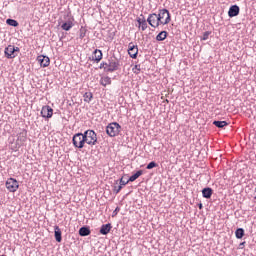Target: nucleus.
Listing matches in <instances>:
<instances>
[{"instance_id":"obj_6","label":"nucleus","mask_w":256,"mask_h":256,"mask_svg":"<svg viewBox=\"0 0 256 256\" xmlns=\"http://www.w3.org/2000/svg\"><path fill=\"white\" fill-rule=\"evenodd\" d=\"M20 49L19 47H15L14 45H9L5 48V56L7 59H15L17 53H19Z\"/></svg>"},{"instance_id":"obj_5","label":"nucleus","mask_w":256,"mask_h":256,"mask_svg":"<svg viewBox=\"0 0 256 256\" xmlns=\"http://www.w3.org/2000/svg\"><path fill=\"white\" fill-rule=\"evenodd\" d=\"M72 143L76 149H83L85 147V136L83 133H77L72 138Z\"/></svg>"},{"instance_id":"obj_19","label":"nucleus","mask_w":256,"mask_h":256,"mask_svg":"<svg viewBox=\"0 0 256 256\" xmlns=\"http://www.w3.org/2000/svg\"><path fill=\"white\" fill-rule=\"evenodd\" d=\"M100 85L103 87H107V85H111V77L105 76L100 79Z\"/></svg>"},{"instance_id":"obj_28","label":"nucleus","mask_w":256,"mask_h":256,"mask_svg":"<svg viewBox=\"0 0 256 256\" xmlns=\"http://www.w3.org/2000/svg\"><path fill=\"white\" fill-rule=\"evenodd\" d=\"M133 73H135L136 75H139V73H141V66L140 65H135L132 68Z\"/></svg>"},{"instance_id":"obj_1","label":"nucleus","mask_w":256,"mask_h":256,"mask_svg":"<svg viewBox=\"0 0 256 256\" xmlns=\"http://www.w3.org/2000/svg\"><path fill=\"white\" fill-rule=\"evenodd\" d=\"M84 143L87 145H97V133L93 130H86L84 133Z\"/></svg>"},{"instance_id":"obj_24","label":"nucleus","mask_w":256,"mask_h":256,"mask_svg":"<svg viewBox=\"0 0 256 256\" xmlns=\"http://www.w3.org/2000/svg\"><path fill=\"white\" fill-rule=\"evenodd\" d=\"M83 98H84V102L85 103H91L92 99H93V93L91 92H86L84 95H83Z\"/></svg>"},{"instance_id":"obj_25","label":"nucleus","mask_w":256,"mask_h":256,"mask_svg":"<svg viewBox=\"0 0 256 256\" xmlns=\"http://www.w3.org/2000/svg\"><path fill=\"white\" fill-rule=\"evenodd\" d=\"M235 235L237 239H243L245 235V230H243V228H238L235 232Z\"/></svg>"},{"instance_id":"obj_33","label":"nucleus","mask_w":256,"mask_h":256,"mask_svg":"<svg viewBox=\"0 0 256 256\" xmlns=\"http://www.w3.org/2000/svg\"><path fill=\"white\" fill-rule=\"evenodd\" d=\"M121 189H123L122 185H120V186L118 187L117 193H119V191H121Z\"/></svg>"},{"instance_id":"obj_34","label":"nucleus","mask_w":256,"mask_h":256,"mask_svg":"<svg viewBox=\"0 0 256 256\" xmlns=\"http://www.w3.org/2000/svg\"><path fill=\"white\" fill-rule=\"evenodd\" d=\"M245 245V242L240 243V247H243Z\"/></svg>"},{"instance_id":"obj_8","label":"nucleus","mask_w":256,"mask_h":256,"mask_svg":"<svg viewBox=\"0 0 256 256\" xmlns=\"http://www.w3.org/2000/svg\"><path fill=\"white\" fill-rule=\"evenodd\" d=\"M6 189L10 191V193H15L19 189V182L15 180V178H9L6 181Z\"/></svg>"},{"instance_id":"obj_12","label":"nucleus","mask_w":256,"mask_h":256,"mask_svg":"<svg viewBox=\"0 0 256 256\" xmlns=\"http://www.w3.org/2000/svg\"><path fill=\"white\" fill-rule=\"evenodd\" d=\"M103 59V52L99 49L94 50L92 54V61L99 63Z\"/></svg>"},{"instance_id":"obj_13","label":"nucleus","mask_w":256,"mask_h":256,"mask_svg":"<svg viewBox=\"0 0 256 256\" xmlns=\"http://www.w3.org/2000/svg\"><path fill=\"white\" fill-rule=\"evenodd\" d=\"M137 23H138V27H139V29H141V31L147 30V20L145 19V17L137 18Z\"/></svg>"},{"instance_id":"obj_21","label":"nucleus","mask_w":256,"mask_h":256,"mask_svg":"<svg viewBox=\"0 0 256 256\" xmlns=\"http://www.w3.org/2000/svg\"><path fill=\"white\" fill-rule=\"evenodd\" d=\"M141 175H143V171L139 170L137 171L134 175H132L128 181H130L131 183H133V181H137V179H139V177H141Z\"/></svg>"},{"instance_id":"obj_31","label":"nucleus","mask_w":256,"mask_h":256,"mask_svg":"<svg viewBox=\"0 0 256 256\" xmlns=\"http://www.w3.org/2000/svg\"><path fill=\"white\" fill-rule=\"evenodd\" d=\"M155 167H157V163H155V162H150V163L147 165L146 169H153V168H155Z\"/></svg>"},{"instance_id":"obj_26","label":"nucleus","mask_w":256,"mask_h":256,"mask_svg":"<svg viewBox=\"0 0 256 256\" xmlns=\"http://www.w3.org/2000/svg\"><path fill=\"white\" fill-rule=\"evenodd\" d=\"M6 23L8 25H11V27H18L19 26V22H17L16 20H13V19H7Z\"/></svg>"},{"instance_id":"obj_15","label":"nucleus","mask_w":256,"mask_h":256,"mask_svg":"<svg viewBox=\"0 0 256 256\" xmlns=\"http://www.w3.org/2000/svg\"><path fill=\"white\" fill-rule=\"evenodd\" d=\"M111 229H112L111 224H109V223L108 224H104L100 228V234L101 235H108L110 233Z\"/></svg>"},{"instance_id":"obj_11","label":"nucleus","mask_w":256,"mask_h":256,"mask_svg":"<svg viewBox=\"0 0 256 256\" xmlns=\"http://www.w3.org/2000/svg\"><path fill=\"white\" fill-rule=\"evenodd\" d=\"M36 60L38 61L40 67H49V65H51V59H49L47 56L40 55Z\"/></svg>"},{"instance_id":"obj_20","label":"nucleus","mask_w":256,"mask_h":256,"mask_svg":"<svg viewBox=\"0 0 256 256\" xmlns=\"http://www.w3.org/2000/svg\"><path fill=\"white\" fill-rule=\"evenodd\" d=\"M79 235L81 237H87V235H91V230H89L87 227H82L79 230Z\"/></svg>"},{"instance_id":"obj_10","label":"nucleus","mask_w":256,"mask_h":256,"mask_svg":"<svg viewBox=\"0 0 256 256\" xmlns=\"http://www.w3.org/2000/svg\"><path fill=\"white\" fill-rule=\"evenodd\" d=\"M41 116L44 119H51V117H53V108H51V106H43L42 110H41Z\"/></svg>"},{"instance_id":"obj_35","label":"nucleus","mask_w":256,"mask_h":256,"mask_svg":"<svg viewBox=\"0 0 256 256\" xmlns=\"http://www.w3.org/2000/svg\"><path fill=\"white\" fill-rule=\"evenodd\" d=\"M202 207H203V204H200V205H199V209H202Z\"/></svg>"},{"instance_id":"obj_18","label":"nucleus","mask_w":256,"mask_h":256,"mask_svg":"<svg viewBox=\"0 0 256 256\" xmlns=\"http://www.w3.org/2000/svg\"><path fill=\"white\" fill-rule=\"evenodd\" d=\"M61 28L63 29V31H71V29L73 28V21L69 20L63 23Z\"/></svg>"},{"instance_id":"obj_32","label":"nucleus","mask_w":256,"mask_h":256,"mask_svg":"<svg viewBox=\"0 0 256 256\" xmlns=\"http://www.w3.org/2000/svg\"><path fill=\"white\" fill-rule=\"evenodd\" d=\"M129 182H130L129 180L125 181V180H123V178L120 179V185L125 186V185H127V183H129Z\"/></svg>"},{"instance_id":"obj_17","label":"nucleus","mask_w":256,"mask_h":256,"mask_svg":"<svg viewBox=\"0 0 256 256\" xmlns=\"http://www.w3.org/2000/svg\"><path fill=\"white\" fill-rule=\"evenodd\" d=\"M202 195L205 199H211V196L213 195V189L211 188H204L202 190Z\"/></svg>"},{"instance_id":"obj_27","label":"nucleus","mask_w":256,"mask_h":256,"mask_svg":"<svg viewBox=\"0 0 256 256\" xmlns=\"http://www.w3.org/2000/svg\"><path fill=\"white\" fill-rule=\"evenodd\" d=\"M17 141H22L24 143V141H27V134L26 133H20L18 135Z\"/></svg>"},{"instance_id":"obj_16","label":"nucleus","mask_w":256,"mask_h":256,"mask_svg":"<svg viewBox=\"0 0 256 256\" xmlns=\"http://www.w3.org/2000/svg\"><path fill=\"white\" fill-rule=\"evenodd\" d=\"M54 235L57 243H61L63 238L61 237V229L59 228V226L54 227Z\"/></svg>"},{"instance_id":"obj_7","label":"nucleus","mask_w":256,"mask_h":256,"mask_svg":"<svg viewBox=\"0 0 256 256\" xmlns=\"http://www.w3.org/2000/svg\"><path fill=\"white\" fill-rule=\"evenodd\" d=\"M147 23L150 25V27H153V29H157V27L161 26V23L159 22V16L155 13H152L148 16Z\"/></svg>"},{"instance_id":"obj_22","label":"nucleus","mask_w":256,"mask_h":256,"mask_svg":"<svg viewBox=\"0 0 256 256\" xmlns=\"http://www.w3.org/2000/svg\"><path fill=\"white\" fill-rule=\"evenodd\" d=\"M213 125H215V127H218L219 129H223V127H227L229 123H227V121H214Z\"/></svg>"},{"instance_id":"obj_30","label":"nucleus","mask_w":256,"mask_h":256,"mask_svg":"<svg viewBox=\"0 0 256 256\" xmlns=\"http://www.w3.org/2000/svg\"><path fill=\"white\" fill-rule=\"evenodd\" d=\"M85 35H87V30L83 28L80 29V34H79L80 39H85Z\"/></svg>"},{"instance_id":"obj_3","label":"nucleus","mask_w":256,"mask_h":256,"mask_svg":"<svg viewBox=\"0 0 256 256\" xmlns=\"http://www.w3.org/2000/svg\"><path fill=\"white\" fill-rule=\"evenodd\" d=\"M118 67L119 64L114 60L100 63V69H103L106 73H113V71H117Z\"/></svg>"},{"instance_id":"obj_14","label":"nucleus","mask_w":256,"mask_h":256,"mask_svg":"<svg viewBox=\"0 0 256 256\" xmlns=\"http://www.w3.org/2000/svg\"><path fill=\"white\" fill-rule=\"evenodd\" d=\"M228 15L229 17H237V15H239V6L237 5L231 6L228 11Z\"/></svg>"},{"instance_id":"obj_9","label":"nucleus","mask_w":256,"mask_h":256,"mask_svg":"<svg viewBox=\"0 0 256 256\" xmlns=\"http://www.w3.org/2000/svg\"><path fill=\"white\" fill-rule=\"evenodd\" d=\"M138 53H139V48L137 47V45H135L133 42L129 43L128 55H130L132 59H137Z\"/></svg>"},{"instance_id":"obj_29","label":"nucleus","mask_w":256,"mask_h":256,"mask_svg":"<svg viewBox=\"0 0 256 256\" xmlns=\"http://www.w3.org/2000/svg\"><path fill=\"white\" fill-rule=\"evenodd\" d=\"M209 35H211L210 31L204 32L201 41H207V39H209Z\"/></svg>"},{"instance_id":"obj_4","label":"nucleus","mask_w":256,"mask_h":256,"mask_svg":"<svg viewBox=\"0 0 256 256\" xmlns=\"http://www.w3.org/2000/svg\"><path fill=\"white\" fill-rule=\"evenodd\" d=\"M158 20L160 22V25H169V23H171V13H169V10H159Z\"/></svg>"},{"instance_id":"obj_23","label":"nucleus","mask_w":256,"mask_h":256,"mask_svg":"<svg viewBox=\"0 0 256 256\" xmlns=\"http://www.w3.org/2000/svg\"><path fill=\"white\" fill-rule=\"evenodd\" d=\"M167 39V31H162L156 36V41H165Z\"/></svg>"},{"instance_id":"obj_2","label":"nucleus","mask_w":256,"mask_h":256,"mask_svg":"<svg viewBox=\"0 0 256 256\" xmlns=\"http://www.w3.org/2000/svg\"><path fill=\"white\" fill-rule=\"evenodd\" d=\"M106 133L109 137H117L121 133V125L117 122H112L106 127Z\"/></svg>"}]
</instances>
